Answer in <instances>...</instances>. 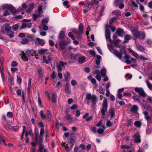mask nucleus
Wrapping results in <instances>:
<instances>
[{"label": "nucleus", "mask_w": 152, "mask_h": 152, "mask_svg": "<svg viewBox=\"0 0 152 152\" xmlns=\"http://www.w3.org/2000/svg\"><path fill=\"white\" fill-rule=\"evenodd\" d=\"M134 137L135 143H140L141 142L140 136L138 133H136L134 135Z\"/></svg>", "instance_id": "obj_14"}, {"label": "nucleus", "mask_w": 152, "mask_h": 152, "mask_svg": "<svg viewBox=\"0 0 152 152\" xmlns=\"http://www.w3.org/2000/svg\"><path fill=\"white\" fill-rule=\"evenodd\" d=\"M35 137L36 141L39 142V134L38 132H36V130L35 131Z\"/></svg>", "instance_id": "obj_35"}, {"label": "nucleus", "mask_w": 152, "mask_h": 152, "mask_svg": "<svg viewBox=\"0 0 152 152\" xmlns=\"http://www.w3.org/2000/svg\"><path fill=\"white\" fill-rule=\"evenodd\" d=\"M113 125V123L111 122L110 120H107L106 123L107 126L108 127H110Z\"/></svg>", "instance_id": "obj_57"}, {"label": "nucleus", "mask_w": 152, "mask_h": 152, "mask_svg": "<svg viewBox=\"0 0 152 152\" xmlns=\"http://www.w3.org/2000/svg\"><path fill=\"white\" fill-rule=\"evenodd\" d=\"M0 144L1 145H4L5 146L7 145L5 143V141L4 138V136L1 134H0Z\"/></svg>", "instance_id": "obj_25"}, {"label": "nucleus", "mask_w": 152, "mask_h": 152, "mask_svg": "<svg viewBox=\"0 0 152 152\" xmlns=\"http://www.w3.org/2000/svg\"><path fill=\"white\" fill-rule=\"evenodd\" d=\"M134 91L138 93L140 96L143 97H145L146 96V94L142 88L136 87L134 88Z\"/></svg>", "instance_id": "obj_7"}, {"label": "nucleus", "mask_w": 152, "mask_h": 152, "mask_svg": "<svg viewBox=\"0 0 152 152\" xmlns=\"http://www.w3.org/2000/svg\"><path fill=\"white\" fill-rule=\"evenodd\" d=\"M88 113H86L83 117V118L85 119L87 122L91 121L92 119L93 118L91 116H88Z\"/></svg>", "instance_id": "obj_18"}, {"label": "nucleus", "mask_w": 152, "mask_h": 152, "mask_svg": "<svg viewBox=\"0 0 152 152\" xmlns=\"http://www.w3.org/2000/svg\"><path fill=\"white\" fill-rule=\"evenodd\" d=\"M68 35L72 40H74L75 39V37L71 32H69Z\"/></svg>", "instance_id": "obj_63"}, {"label": "nucleus", "mask_w": 152, "mask_h": 152, "mask_svg": "<svg viewBox=\"0 0 152 152\" xmlns=\"http://www.w3.org/2000/svg\"><path fill=\"white\" fill-rule=\"evenodd\" d=\"M106 69L105 67H103L102 69L100 71V74L103 77H105L106 76Z\"/></svg>", "instance_id": "obj_24"}, {"label": "nucleus", "mask_w": 152, "mask_h": 152, "mask_svg": "<svg viewBox=\"0 0 152 152\" xmlns=\"http://www.w3.org/2000/svg\"><path fill=\"white\" fill-rule=\"evenodd\" d=\"M146 42L148 45V46L150 47H152V41L149 39L146 40Z\"/></svg>", "instance_id": "obj_64"}, {"label": "nucleus", "mask_w": 152, "mask_h": 152, "mask_svg": "<svg viewBox=\"0 0 152 152\" xmlns=\"http://www.w3.org/2000/svg\"><path fill=\"white\" fill-rule=\"evenodd\" d=\"M40 115L41 117L42 118H46V115L44 113L43 110H41L40 112Z\"/></svg>", "instance_id": "obj_59"}, {"label": "nucleus", "mask_w": 152, "mask_h": 152, "mask_svg": "<svg viewBox=\"0 0 152 152\" xmlns=\"http://www.w3.org/2000/svg\"><path fill=\"white\" fill-rule=\"evenodd\" d=\"M3 7L4 10H10L13 15H15L17 13V9L11 5L5 4L3 6Z\"/></svg>", "instance_id": "obj_4"}, {"label": "nucleus", "mask_w": 152, "mask_h": 152, "mask_svg": "<svg viewBox=\"0 0 152 152\" xmlns=\"http://www.w3.org/2000/svg\"><path fill=\"white\" fill-rule=\"evenodd\" d=\"M138 58L140 59L143 61L148 60V58L144 57L140 55L138 56Z\"/></svg>", "instance_id": "obj_58"}, {"label": "nucleus", "mask_w": 152, "mask_h": 152, "mask_svg": "<svg viewBox=\"0 0 152 152\" xmlns=\"http://www.w3.org/2000/svg\"><path fill=\"white\" fill-rule=\"evenodd\" d=\"M107 47L111 52L113 53L120 59L121 60L122 59V56H121V54L120 53L118 50H115L113 46L108 44Z\"/></svg>", "instance_id": "obj_3"}, {"label": "nucleus", "mask_w": 152, "mask_h": 152, "mask_svg": "<svg viewBox=\"0 0 152 152\" xmlns=\"http://www.w3.org/2000/svg\"><path fill=\"white\" fill-rule=\"evenodd\" d=\"M90 81L92 84L94 85V87L95 88H96L98 86V85L96 83V81L95 79L92 78Z\"/></svg>", "instance_id": "obj_50"}, {"label": "nucleus", "mask_w": 152, "mask_h": 152, "mask_svg": "<svg viewBox=\"0 0 152 152\" xmlns=\"http://www.w3.org/2000/svg\"><path fill=\"white\" fill-rule=\"evenodd\" d=\"M22 58L23 60L25 61L28 60V58L26 56V53H24L23 51H22Z\"/></svg>", "instance_id": "obj_31"}, {"label": "nucleus", "mask_w": 152, "mask_h": 152, "mask_svg": "<svg viewBox=\"0 0 152 152\" xmlns=\"http://www.w3.org/2000/svg\"><path fill=\"white\" fill-rule=\"evenodd\" d=\"M107 47L111 52L113 53L120 59L121 60L122 59V56H121V54L120 53L118 50H115L113 46L108 44Z\"/></svg>", "instance_id": "obj_2"}, {"label": "nucleus", "mask_w": 152, "mask_h": 152, "mask_svg": "<svg viewBox=\"0 0 152 152\" xmlns=\"http://www.w3.org/2000/svg\"><path fill=\"white\" fill-rule=\"evenodd\" d=\"M35 42L36 44L42 46H44L45 44V41L44 40L38 38L36 39Z\"/></svg>", "instance_id": "obj_13"}, {"label": "nucleus", "mask_w": 152, "mask_h": 152, "mask_svg": "<svg viewBox=\"0 0 152 152\" xmlns=\"http://www.w3.org/2000/svg\"><path fill=\"white\" fill-rule=\"evenodd\" d=\"M70 75V73L69 72H67L66 73H65L64 75L65 81L66 82L69 83V80H68V77Z\"/></svg>", "instance_id": "obj_33"}, {"label": "nucleus", "mask_w": 152, "mask_h": 152, "mask_svg": "<svg viewBox=\"0 0 152 152\" xmlns=\"http://www.w3.org/2000/svg\"><path fill=\"white\" fill-rule=\"evenodd\" d=\"M22 79L20 77V75H17V82L19 84H20L21 83Z\"/></svg>", "instance_id": "obj_56"}, {"label": "nucleus", "mask_w": 152, "mask_h": 152, "mask_svg": "<svg viewBox=\"0 0 152 152\" xmlns=\"http://www.w3.org/2000/svg\"><path fill=\"white\" fill-rule=\"evenodd\" d=\"M32 39V37L28 36L27 38H25L22 39L20 42L23 44H26L27 43L31 40Z\"/></svg>", "instance_id": "obj_20"}, {"label": "nucleus", "mask_w": 152, "mask_h": 152, "mask_svg": "<svg viewBox=\"0 0 152 152\" xmlns=\"http://www.w3.org/2000/svg\"><path fill=\"white\" fill-rule=\"evenodd\" d=\"M116 33L120 37H122L124 34V31L121 28L118 29Z\"/></svg>", "instance_id": "obj_22"}, {"label": "nucleus", "mask_w": 152, "mask_h": 152, "mask_svg": "<svg viewBox=\"0 0 152 152\" xmlns=\"http://www.w3.org/2000/svg\"><path fill=\"white\" fill-rule=\"evenodd\" d=\"M65 117L69 122H72V118L67 112Z\"/></svg>", "instance_id": "obj_34"}, {"label": "nucleus", "mask_w": 152, "mask_h": 152, "mask_svg": "<svg viewBox=\"0 0 152 152\" xmlns=\"http://www.w3.org/2000/svg\"><path fill=\"white\" fill-rule=\"evenodd\" d=\"M145 83L146 84L148 88L151 90H152V84L150 83V82L147 80H146L145 81Z\"/></svg>", "instance_id": "obj_41"}, {"label": "nucleus", "mask_w": 152, "mask_h": 152, "mask_svg": "<svg viewBox=\"0 0 152 152\" xmlns=\"http://www.w3.org/2000/svg\"><path fill=\"white\" fill-rule=\"evenodd\" d=\"M138 108V107L137 105H134L131 107V110L132 112L135 113L137 112Z\"/></svg>", "instance_id": "obj_32"}, {"label": "nucleus", "mask_w": 152, "mask_h": 152, "mask_svg": "<svg viewBox=\"0 0 152 152\" xmlns=\"http://www.w3.org/2000/svg\"><path fill=\"white\" fill-rule=\"evenodd\" d=\"M109 112L110 115V117L112 118L114 117L115 115V112L114 110L112 108L110 109V110Z\"/></svg>", "instance_id": "obj_44"}, {"label": "nucleus", "mask_w": 152, "mask_h": 152, "mask_svg": "<svg viewBox=\"0 0 152 152\" xmlns=\"http://www.w3.org/2000/svg\"><path fill=\"white\" fill-rule=\"evenodd\" d=\"M26 53L28 57H30L35 55L36 54V52L33 50H28L26 51Z\"/></svg>", "instance_id": "obj_19"}, {"label": "nucleus", "mask_w": 152, "mask_h": 152, "mask_svg": "<svg viewBox=\"0 0 152 152\" xmlns=\"http://www.w3.org/2000/svg\"><path fill=\"white\" fill-rule=\"evenodd\" d=\"M63 5L65 6H66V7L67 8H68L70 6L68 4H69V1H66L63 2Z\"/></svg>", "instance_id": "obj_62"}, {"label": "nucleus", "mask_w": 152, "mask_h": 152, "mask_svg": "<svg viewBox=\"0 0 152 152\" xmlns=\"http://www.w3.org/2000/svg\"><path fill=\"white\" fill-rule=\"evenodd\" d=\"M98 99L95 95H91L90 93H87L86 96L85 100L86 101V103L88 105L90 104L89 101H90L91 104V107H95L96 106V102L97 101Z\"/></svg>", "instance_id": "obj_1"}, {"label": "nucleus", "mask_w": 152, "mask_h": 152, "mask_svg": "<svg viewBox=\"0 0 152 152\" xmlns=\"http://www.w3.org/2000/svg\"><path fill=\"white\" fill-rule=\"evenodd\" d=\"M142 125L141 122L138 121H135L134 123V125L137 128H140Z\"/></svg>", "instance_id": "obj_36"}, {"label": "nucleus", "mask_w": 152, "mask_h": 152, "mask_svg": "<svg viewBox=\"0 0 152 152\" xmlns=\"http://www.w3.org/2000/svg\"><path fill=\"white\" fill-rule=\"evenodd\" d=\"M76 139V137L74 134H71L69 135L68 139L69 143L75 142Z\"/></svg>", "instance_id": "obj_11"}, {"label": "nucleus", "mask_w": 152, "mask_h": 152, "mask_svg": "<svg viewBox=\"0 0 152 152\" xmlns=\"http://www.w3.org/2000/svg\"><path fill=\"white\" fill-rule=\"evenodd\" d=\"M57 95L54 93H53L52 96V102L54 103H56V102Z\"/></svg>", "instance_id": "obj_37"}, {"label": "nucleus", "mask_w": 152, "mask_h": 152, "mask_svg": "<svg viewBox=\"0 0 152 152\" xmlns=\"http://www.w3.org/2000/svg\"><path fill=\"white\" fill-rule=\"evenodd\" d=\"M14 33L13 32H8L7 33V35L10 38H12L14 37Z\"/></svg>", "instance_id": "obj_55"}, {"label": "nucleus", "mask_w": 152, "mask_h": 152, "mask_svg": "<svg viewBox=\"0 0 152 152\" xmlns=\"http://www.w3.org/2000/svg\"><path fill=\"white\" fill-rule=\"evenodd\" d=\"M34 6V3H31L29 7L28 8V9L27 10L26 12H31L33 9Z\"/></svg>", "instance_id": "obj_29"}, {"label": "nucleus", "mask_w": 152, "mask_h": 152, "mask_svg": "<svg viewBox=\"0 0 152 152\" xmlns=\"http://www.w3.org/2000/svg\"><path fill=\"white\" fill-rule=\"evenodd\" d=\"M47 50L44 49H41L39 51V54L40 55L45 54Z\"/></svg>", "instance_id": "obj_54"}, {"label": "nucleus", "mask_w": 152, "mask_h": 152, "mask_svg": "<svg viewBox=\"0 0 152 152\" xmlns=\"http://www.w3.org/2000/svg\"><path fill=\"white\" fill-rule=\"evenodd\" d=\"M65 91L66 94H69L71 93L70 86L69 83H67L66 84Z\"/></svg>", "instance_id": "obj_15"}, {"label": "nucleus", "mask_w": 152, "mask_h": 152, "mask_svg": "<svg viewBox=\"0 0 152 152\" xmlns=\"http://www.w3.org/2000/svg\"><path fill=\"white\" fill-rule=\"evenodd\" d=\"M42 6L41 5H40L39 6L38 9V14L39 15H42Z\"/></svg>", "instance_id": "obj_42"}, {"label": "nucleus", "mask_w": 152, "mask_h": 152, "mask_svg": "<svg viewBox=\"0 0 152 152\" xmlns=\"http://www.w3.org/2000/svg\"><path fill=\"white\" fill-rule=\"evenodd\" d=\"M42 22L43 25L47 24L48 22V20L47 18H43L42 19Z\"/></svg>", "instance_id": "obj_61"}, {"label": "nucleus", "mask_w": 152, "mask_h": 152, "mask_svg": "<svg viewBox=\"0 0 152 152\" xmlns=\"http://www.w3.org/2000/svg\"><path fill=\"white\" fill-rule=\"evenodd\" d=\"M131 37L130 35H126L124 37V40L123 42L125 43H127L131 39Z\"/></svg>", "instance_id": "obj_27"}, {"label": "nucleus", "mask_w": 152, "mask_h": 152, "mask_svg": "<svg viewBox=\"0 0 152 152\" xmlns=\"http://www.w3.org/2000/svg\"><path fill=\"white\" fill-rule=\"evenodd\" d=\"M123 2V0H115L114 2V5L115 6H118Z\"/></svg>", "instance_id": "obj_39"}, {"label": "nucleus", "mask_w": 152, "mask_h": 152, "mask_svg": "<svg viewBox=\"0 0 152 152\" xmlns=\"http://www.w3.org/2000/svg\"><path fill=\"white\" fill-rule=\"evenodd\" d=\"M66 63H65L63 61H59L56 66L57 70L58 72H61L62 70V68L64 66L65 64H66Z\"/></svg>", "instance_id": "obj_9"}, {"label": "nucleus", "mask_w": 152, "mask_h": 152, "mask_svg": "<svg viewBox=\"0 0 152 152\" xmlns=\"http://www.w3.org/2000/svg\"><path fill=\"white\" fill-rule=\"evenodd\" d=\"M98 2L97 1H92L91 2H87V3L86 4V5H85L86 6V9H88L89 10V6L91 4H98Z\"/></svg>", "instance_id": "obj_21"}, {"label": "nucleus", "mask_w": 152, "mask_h": 152, "mask_svg": "<svg viewBox=\"0 0 152 152\" xmlns=\"http://www.w3.org/2000/svg\"><path fill=\"white\" fill-rule=\"evenodd\" d=\"M8 80L9 81L10 83V85L11 86H13L14 85V83L13 80V79L12 78L11 76H10L8 78Z\"/></svg>", "instance_id": "obj_53"}, {"label": "nucleus", "mask_w": 152, "mask_h": 152, "mask_svg": "<svg viewBox=\"0 0 152 152\" xmlns=\"http://www.w3.org/2000/svg\"><path fill=\"white\" fill-rule=\"evenodd\" d=\"M47 115L48 120V121H50L51 119L52 115L49 110H47Z\"/></svg>", "instance_id": "obj_40"}, {"label": "nucleus", "mask_w": 152, "mask_h": 152, "mask_svg": "<svg viewBox=\"0 0 152 152\" xmlns=\"http://www.w3.org/2000/svg\"><path fill=\"white\" fill-rule=\"evenodd\" d=\"M0 72L1 74V75L2 79L3 81H4L5 80V77L4 75V73L2 70L1 69V66H0Z\"/></svg>", "instance_id": "obj_47"}, {"label": "nucleus", "mask_w": 152, "mask_h": 152, "mask_svg": "<svg viewBox=\"0 0 152 152\" xmlns=\"http://www.w3.org/2000/svg\"><path fill=\"white\" fill-rule=\"evenodd\" d=\"M133 34L134 37V39L135 40L137 39V38H140L142 39H144L145 37V34L143 32L135 31L133 32Z\"/></svg>", "instance_id": "obj_5"}, {"label": "nucleus", "mask_w": 152, "mask_h": 152, "mask_svg": "<svg viewBox=\"0 0 152 152\" xmlns=\"http://www.w3.org/2000/svg\"><path fill=\"white\" fill-rule=\"evenodd\" d=\"M11 29V27L8 24H6L5 25V30L7 31H9Z\"/></svg>", "instance_id": "obj_51"}, {"label": "nucleus", "mask_w": 152, "mask_h": 152, "mask_svg": "<svg viewBox=\"0 0 152 152\" xmlns=\"http://www.w3.org/2000/svg\"><path fill=\"white\" fill-rule=\"evenodd\" d=\"M83 25L82 23H80L79 26L78 30H75V32L78 35L81 34L83 33Z\"/></svg>", "instance_id": "obj_12"}, {"label": "nucleus", "mask_w": 152, "mask_h": 152, "mask_svg": "<svg viewBox=\"0 0 152 152\" xmlns=\"http://www.w3.org/2000/svg\"><path fill=\"white\" fill-rule=\"evenodd\" d=\"M45 131L43 128H41L40 135L39 136V142L42 143L43 141V134H44Z\"/></svg>", "instance_id": "obj_17"}, {"label": "nucleus", "mask_w": 152, "mask_h": 152, "mask_svg": "<svg viewBox=\"0 0 152 152\" xmlns=\"http://www.w3.org/2000/svg\"><path fill=\"white\" fill-rule=\"evenodd\" d=\"M42 15H39L38 13L37 14H34L33 15V19L34 20H36L39 17H41Z\"/></svg>", "instance_id": "obj_45"}, {"label": "nucleus", "mask_w": 152, "mask_h": 152, "mask_svg": "<svg viewBox=\"0 0 152 152\" xmlns=\"http://www.w3.org/2000/svg\"><path fill=\"white\" fill-rule=\"evenodd\" d=\"M137 48L141 51H143L145 50V49L143 47L140 45H137Z\"/></svg>", "instance_id": "obj_49"}, {"label": "nucleus", "mask_w": 152, "mask_h": 152, "mask_svg": "<svg viewBox=\"0 0 152 152\" xmlns=\"http://www.w3.org/2000/svg\"><path fill=\"white\" fill-rule=\"evenodd\" d=\"M65 36L64 33V31H61L59 33L58 38L60 39L64 38Z\"/></svg>", "instance_id": "obj_43"}, {"label": "nucleus", "mask_w": 152, "mask_h": 152, "mask_svg": "<svg viewBox=\"0 0 152 152\" xmlns=\"http://www.w3.org/2000/svg\"><path fill=\"white\" fill-rule=\"evenodd\" d=\"M86 58L84 56H82L79 58L78 61L80 64H82L85 62Z\"/></svg>", "instance_id": "obj_30"}, {"label": "nucleus", "mask_w": 152, "mask_h": 152, "mask_svg": "<svg viewBox=\"0 0 152 152\" xmlns=\"http://www.w3.org/2000/svg\"><path fill=\"white\" fill-rule=\"evenodd\" d=\"M38 103L39 106L40 107L42 108L43 107V105L42 104V102L41 100L40 97L39 96V95L38 94Z\"/></svg>", "instance_id": "obj_46"}, {"label": "nucleus", "mask_w": 152, "mask_h": 152, "mask_svg": "<svg viewBox=\"0 0 152 152\" xmlns=\"http://www.w3.org/2000/svg\"><path fill=\"white\" fill-rule=\"evenodd\" d=\"M7 116L9 118H12L13 117V113L11 112H8L7 113Z\"/></svg>", "instance_id": "obj_60"}, {"label": "nucleus", "mask_w": 152, "mask_h": 152, "mask_svg": "<svg viewBox=\"0 0 152 152\" xmlns=\"http://www.w3.org/2000/svg\"><path fill=\"white\" fill-rule=\"evenodd\" d=\"M134 91L138 93L140 96L143 97H145L146 96V94L142 88L136 87L134 88Z\"/></svg>", "instance_id": "obj_8"}, {"label": "nucleus", "mask_w": 152, "mask_h": 152, "mask_svg": "<svg viewBox=\"0 0 152 152\" xmlns=\"http://www.w3.org/2000/svg\"><path fill=\"white\" fill-rule=\"evenodd\" d=\"M43 62H45L46 64H48L49 62H50L51 58L50 56H48V60H47L46 59V57L45 56H43Z\"/></svg>", "instance_id": "obj_28"}, {"label": "nucleus", "mask_w": 152, "mask_h": 152, "mask_svg": "<svg viewBox=\"0 0 152 152\" xmlns=\"http://www.w3.org/2000/svg\"><path fill=\"white\" fill-rule=\"evenodd\" d=\"M141 104H143L145 109H148L149 108V104L145 100H143L142 103H141Z\"/></svg>", "instance_id": "obj_26"}, {"label": "nucleus", "mask_w": 152, "mask_h": 152, "mask_svg": "<svg viewBox=\"0 0 152 152\" xmlns=\"http://www.w3.org/2000/svg\"><path fill=\"white\" fill-rule=\"evenodd\" d=\"M96 58L97 59L96 61V64L97 65H99L100 63V60L101 59V57L99 55H97Z\"/></svg>", "instance_id": "obj_38"}, {"label": "nucleus", "mask_w": 152, "mask_h": 152, "mask_svg": "<svg viewBox=\"0 0 152 152\" xmlns=\"http://www.w3.org/2000/svg\"><path fill=\"white\" fill-rule=\"evenodd\" d=\"M78 57V55L75 54H72L71 55V59L72 60H76Z\"/></svg>", "instance_id": "obj_48"}, {"label": "nucleus", "mask_w": 152, "mask_h": 152, "mask_svg": "<svg viewBox=\"0 0 152 152\" xmlns=\"http://www.w3.org/2000/svg\"><path fill=\"white\" fill-rule=\"evenodd\" d=\"M105 37L107 41H108L110 44L112 43V40L110 37V32H105Z\"/></svg>", "instance_id": "obj_23"}, {"label": "nucleus", "mask_w": 152, "mask_h": 152, "mask_svg": "<svg viewBox=\"0 0 152 152\" xmlns=\"http://www.w3.org/2000/svg\"><path fill=\"white\" fill-rule=\"evenodd\" d=\"M59 46L61 49L63 50L65 49L66 47L67 46V43L65 41H61L59 42Z\"/></svg>", "instance_id": "obj_16"}, {"label": "nucleus", "mask_w": 152, "mask_h": 152, "mask_svg": "<svg viewBox=\"0 0 152 152\" xmlns=\"http://www.w3.org/2000/svg\"><path fill=\"white\" fill-rule=\"evenodd\" d=\"M108 104L107 103V99L106 98H104L102 104V107L101 109V113L104 115H105L106 112L107 110Z\"/></svg>", "instance_id": "obj_6"}, {"label": "nucleus", "mask_w": 152, "mask_h": 152, "mask_svg": "<svg viewBox=\"0 0 152 152\" xmlns=\"http://www.w3.org/2000/svg\"><path fill=\"white\" fill-rule=\"evenodd\" d=\"M120 51L121 52V53H121V54L122 56V54L125 55V56L123 57V59L124 60L123 61H124V60L129 59L130 58L129 56L126 54V51L125 50L124 48H122L120 50Z\"/></svg>", "instance_id": "obj_10"}, {"label": "nucleus", "mask_w": 152, "mask_h": 152, "mask_svg": "<svg viewBox=\"0 0 152 152\" xmlns=\"http://www.w3.org/2000/svg\"><path fill=\"white\" fill-rule=\"evenodd\" d=\"M19 24H16L13 25L12 27V29L14 31H16L19 27Z\"/></svg>", "instance_id": "obj_52"}]
</instances>
